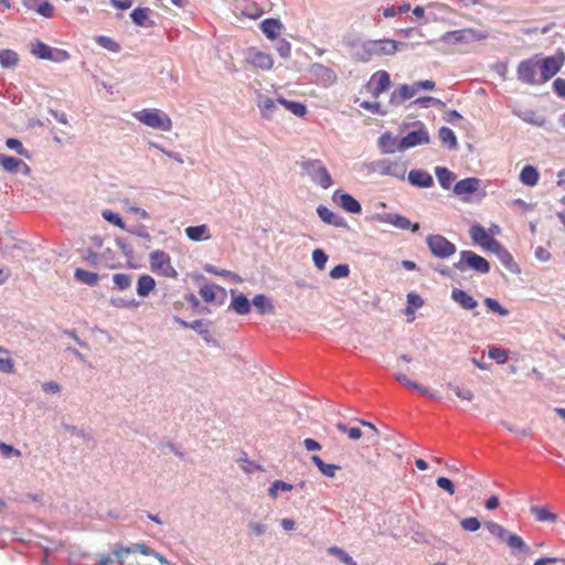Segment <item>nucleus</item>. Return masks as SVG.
I'll return each instance as SVG.
<instances>
[{"mask_svg": "<svg viewBox=\"0 0 565 565\" xmlns=\"http://www.w3.org/2000/svg\"><path fill=\"white\" fill-rule=\"evenodd\" d=\"M408 181L418 188H430L434 184L433 177L424 170H411Z\"/></svg>", "mask_w": 565, "mask_h": 565, "instance_id": "obj_19", "label": "nucleus"}, {"mask_svg": "<svg viewBox=\"0 0 565 565\" xmlns=\"http://www.w3.org/2000/svg\"><path fill=\"white\" fill-rule=\"evenodd\" d=\"M436 484L438 486V488L445 490L450 495H452L455 493V486H454L452 481L446 477L437 478Z\"/></svg>", "mask_w": 565, "mask_h": 565, "instance_id": "obj_54", "label": "nucleus"}, {"mask_svg": "<svg viewBox=\"0 0 565 565\" xmlns=\"http://www.w3.org/2000/svg\"><path fill=\"white\" fill-rule=\"evenodd\" d=\"M447 386L451 388L456 396L462 401L471 402L475 398V393L469 388L452 385L451 383H448Z\"/></svg>", "mask_w": 565, "mask_h": 565, "instance_id": "obj_41", "label": "nucleus"}, {"mask_svg": "<svg viewBox=\"0 0 565 565\" xmlns=\"http://www.w3.org/2000/svg\"><path fill=\"white\" fill-rule=\"evenodd\" d=\"M52 47L41 41H34L31 44V53L40 60H50Z\"/></svg>", "mask_w": 565, "mask_h": 565, "instance_id": "obj_36", "label": "nucleus"}, {"mask_svg": "<svg viewBox=\"0 0 565 565\" xmlns=\"http://www.w3.org/2000/svg\"><path fill=\"white\" fill-rule=\"evenodd\" d=\"M531 513L535 516L537 522H551L554 523L557 521L558 515L552 511L547 507H531Z\"/></svg>", "mask_w": 565, "mask_h": 565, "instance_id": "obj_25", "label": "nucleus"}, {"mask_svg": "<svg viewBox=\"0 0 565 565\" xmlns=\"http://www.w3.org/2000/svg\"><path fill=\"white\" fill-rule=\"evenodd\" d=\"M539 178L540 174L533 166H525L520 173V181L527 186H534Z\"/></svg>", "mask_w": 565, "mask_h": 565, "instance_id": "obj_30", "label": "nucleus"}, {"mask_svg": "<svg viewBox=\"0 0 565 565\" xmlns=\"http://www.w3.org/2000/svg\"><path fill=\"white\" fill-rule=\"evenodd\" d=\"M426 243L431 254L438 258H447L456 253V246L443 235H428Z\"/></svg>", "mask_w": 565, "mask_h": 565, "instance_id": "obj_8", "label": "nucleus"}, {"mask_svg": "<svg viewBox=\"0 0 565 565\" xmlns=\"http://www.w3.org/2000/svg\"><path fill=\"white\" fill-rule=\"evenodd\" d=\"M429 141V136L425 129H418L408 132L399 142L401 149H408Z\"/></svg>", "mask_w": 565, "mask_h": 565, "instance_id": "obj_13", "label": "nucleus"}, {"mask_svg": "<svg viewBox=\"0 0 565 565\" xmlns=\"http://www.w3.org/2000/svg\"><path fill=\"white\" fill-rule=\"evenodd\" d=\"M435 174L438 179L439 184L444 189H449L452 182L455 181V174L445 167H437L435 169Z\"/></svg>", "mask_w": 565, "mask_h": 565, "instance_id": "obj_34", "label": "nucleus"}, {"mask_svg": "<svg viewBox=\"0 0 565 565\" xmlns=\"http://www.w3.org/2000/svg\"><path fill=\"white\" fill-rule=\"evenodd\" d=\"M312 462L319 469V471L329 478H333L335 476V471L340 470L341 467L333 463H326L319 456L313 455L311 457Z\"/></svg>", "mask_w": 565, "mask_h": 565, "instance_id": "obj_28", "label": "nucleus"}, {"mask_svg": "<svg viewBox=\"0 0 565 565\" xmlns=\"http://www.w3.org/2000/svg\"><path fill=\"white\" fill-rule=\"evenodd\" d=\"M102 215L107 222L111 223L113 225L121 230L126 228L125 222L118 213H115L110 210H105L103 211Z\"/></svg>", "mask_w": 565, "mask_h": 565, "instance_id": "obj_43", "label": "nucleus"}, {"mask_svg": "<svg viewBox=\"0 0 565 565\" xmlns=\"http://www.w3.org/2000/svg\"><path fill=\"white\" fill-rule=\"evenodd\" d=\"M150 9L149 8H136L130 13V18L135 24L139 26H149L151 25L149 21Z\"/></svg>", "mask_w": 565, "mask_h": 565, "instance_id": "obj_33", "label": "nucleus"}, {"mask_svg": "<svg viewBox=\"0 0 565 565\" xmlns=\"http://www.w3.org/2000/svg\"><path fill=\"white\" fill-rule=\"evenodd\" d=\"M451 298L459 303L463 309H473L477 307V301L466 291L455 288L451 291Z\"/></svg>", "mask_w": 565, "mask_h": 565, "instance_id": "obj_23", "label": "nucleus"}, {"mask_svg": "<svg viewBox=\"0 0 565 565\" xmlns=\"http://www.w3.org/2000/svg\"><path fill=\"white\" fill-rule=\"evenodd\" d=\"M317 213L320 216V218L327 224H331L337 227H342L345 225V222L341 216L333 213L331 210H329L328 207H326L323 205H320L317 209Z\"/></svg>", "mask_w": 565, "mask_h": 565, "instance_id": "obj_22", "label": "nucleus"}, {"mask_svg": "<svg viewBox=\"0 0 565 565\" xmlns=\"http://www.w3.org/2000/svg\"><path fill=\"white\" fill-rule=\"evenodd\" d=\"M292 489V484L287 483L285 481L276 480L271 483L268 492L270 497L276 498L278 495V491H291Z\"/></svg>", "mask_w": 565, "mask_h": 565, "instance_id": "obj_45", "label": "nucleus"}, {"mask_svg": "<svg viewBox=\"0 0 565 565\" xmlns=\"http://www.w3.org/2000/svg\"><path fill=\"white\" fill-rule=\"evenodd\" d=\"M246 61L250 65L262 70H270L274 65V61L270 54L256 49L248 50Z\"/></svg>", "mask_w": 565, "mask_h": 565, "instance_id": "obj_11", "label": "nucleus"}, {"mask_svg": "<svg viewBox=\"0 0 565 565\" xmlns=\"http://www.w3.org/2000/svg\"><path fill=\"white\" fill-rule=\"evenodd\" d=\"M416 93H417V87H415V84H413V85L404 84L398 88V94L402 99H409L413 96H415Z\"/></svg>", "mask_w": 565, "mask_h": 565, "instance_id": "obj_56", "label": "nucleus"}, {"mask_svg": "<svg viewBox=\"0 0 565 565\" xmlns=\"http://www.w3.org/2000/svg\"><path fill=\"white\" fill-rule=\"evenodd\" d=\"M360 107L363 108V109L370 110V111H372L374 114H379L381 105H380L379 102H362L360 104Z\"/></svg>", "mask_w": 565, "mask_h": 565, "instance_id": "obj_62", "label": "nucleus"}, {"mask_svg": "<svg viewBox=\"0 0 565 565\" xmlns=\"http://www.w3.org/2000/svg\"><path fill=\"white\" fill-rule=\"evenodd\" d=\"M484 305L489 308V310H491L492 312H495L500 316H508L509 315V310L503 308L495 299L493 298H486L484 299Z\"/></svg>", "mask_w": 565, "mask_h": 565, "instance_id": "obj_50", "label": "nucleus"}, {"mask_svg": "<svg viewBox=\"0 0 565 565\" xmlns=\"http://www.w3.org/2000/svg\"><path fill=\"white\" fill-rule=\"evenodd\" d=\"M6 146L10 149L15 150L18 153H23V146L20 140L15 138H8Z\"/></svg>", "mask_w": 565, "mask_h": 565, "instance_id": "obj_61", "label": "nucleus"}, {"mask_svg": "<svg viewBox=\"0 0 565 565\" xmlns=\"http://www.w3.org/2000/svg\"><path fill=\"white\" fill-rule=\"evenodd\" d=\"M334 200L343 210L349 213L358 214L362 211L361 204L351 194L335 192Z\"/></svg>", "mask_w": 565, "mask_h": 565, "instance_id": "obj_16", "label": "nucleus"}, {"mask_svg": "<svg viewBox=\"0 0 565 565\" xmlns=\"http://www.w3.org/2000/svg\"><path fill=\"white\" fill-rule=\"evenodd\" d=\"M466 32H469V33H473V30H457V31H450V32H447L444 36H443V40L447 41V42H462L466 40V36H465V33Z\"/></svg>", "mask_w": 565, "mask_h": 565, "instance_id": "obj_47", "label": "nucleus"}, {"mask_svg": "<svg viewBox=\"0 0 565 565\" xmlns=\"http://www.w3.org/2000/svg\"><path fill=\"white\" fill-rule=\"evenodd\" d=\"M350 274V268L345 264L337 265L330 271V277L333 279H340L348 277Z\"/></svg>", "mask_w": 565, "mask_h": 565, "instance_id": "obj_52", "label": "nucleus"}, {"mask_svg": "<svg viewBox=\"0 0 565 565\" xmlns=\"http://www.w3.org/2000/svg\"><path fill=\"white\" fill-rule=\"evenodd\" d=\"M74 276L78 281L86 284L88 286L97 285L98 280H99V277L96 273L88 271V270H85L82 268H77L75 270Z\"/></svg>", "mask_w": 565, "mask_h": 565, "instance_id": "obj_37", "label": "nucleus"}, {"mask_svg": "<svg viewBox=\"0 0 565 565\" xmlns=\"http://www.w3.org/2000/svg\"><path fill=\"white\" fill-rule=\"evenodd\" d=\"M131 552H139L143 555H153L156 556L161 563H164V558L159 555L158 553H156L152 548L148 547L147 545L145 544H140V543H137V544H134L132 546L130 547H121L119 550H117L115 552V554L117 555L118 558L122 559L125 555L131 553Z\"/></svg>", "mask_w": 565, "mask_h": 565, "instance_id": "obj_18", "label": "nucleus"}, {"mask_svg": "<svg viewBox=\"0 0 565 565\" xmlns=\"http://www.w3.org/2000/svg\"><path fill=\"white\" fill-rule=\"evenodd\" d=\"M301 167L311 180L321 188L329 189L332 185V178L320 160L302 161Z\"/></svg>", "mask_w": 565, "mask_h": 565, "instance_id": "obj_4", "label": "nucleus"}, {"mask_svg": "<svg viewBox=\"0 0 565 565\" xmlns=\"http://www.w3.org/2000/svg\"><path fill=\"white\" fill-rule=\"evenodd\" d=\"M110 3L120 10H127L132 6V0H110Z\"/></svg>", "mask_w": 565, "mask_h": 565, "instance_id": "obj_64", "label": "nucleus"}, {"mask_svg": "<svg viewBox=\"0 0 565 565\" xmlns=\"http://www.w3.org/2000/svg\"><path fill=\"white\" fill-rule=\"evenodd\" d=\"M460 525L463 530H466L468 532H476L480 529L481 523L477 518L470 516V518L462 519L460 521Z\"/></svg>", "mask_w": 565, "mask_h": 565, "instance_id": "obj_51", "label": "nucleus"}, {"mask_svg": "<svg viewBox=\"0 0 565 565\" xmlns=\"http://www.w3.org/2000/svg\"><path fill=\"white\" fill-rule=\"evenodd\" d=\"M253 305L260 315L273 313L275 310L271 301L263 294L256 295L253 298Z\"/></svg>", "mask_w": 565, "mask_h": 565, "instance_id": "obj_32", "label": "nucleus"}, {"mask_svg": "<svg viewBox=\"0 0 565 565\" xmlns=\"http://www.w3.org/2000/svg\"><path fill=\"white\" fill-rule=\"evenodd\" d=\"M504 542L507 543V545L511 550L520 551V552H523L525 554L530 553L529 546L526 545L524 540L520 535H518V534L509 532V534L505 537Z\"/></svg>", "mask_w": 565, "mask_h": 565, "instance_id": "obj_31", "label": "nucleus"}, {"mask_svg": "<svg viewBox=\"0 0 565 565\" xmlns=\"http://www.w3.org/2000/svg\"><path fill=\"white\" fill-rule=\"evenodd\" d=\"M337 429L348 435L352 440H358L362 437V431L359 427L348 428L343 423L337 424Z\"/></svg>", "mask_w": 565, "mask_h": 565, "instance_id": "obj_46", "label": "nucleus"}, {"mask_svg": "<svg viewBox=\"0 0 565 565\" xmlns=\"http://www.w3.org/2000/svg\"><path fill=\"white\" fill-rule=\"evenodd\" d=\"M0 164L8 172L14 173L18 171H22L24 174L30 173V167L22 161L21 159L10 157L7 154H0Z\"/></svg>", "mask_w": 565, "mask_h": 565, "instance_id": "obj_14", "label": "nucleus"}, {"mask_svg": "<svg viewBox=\"0 0 565 565\" xmlns=\"http://www.w3.org/2000/svg\"><path fill=\"white\" fill-rule=\"evenodd\" d=\"M312 260L315 263V266L319 270H323L326 268V264L328 262V256L322 249H315L312 252Z\"/></svg>", "mask_w": 565, "mask_h": 565, "instance_id": "obj_48", "label": "nucleus"}, {"mask_svg": "<svg viewBox=\"0 0 565 565\" xmlns=\"http://www.w3.org/2000/svg\"><path fill=\"white\" fill-rule=\"evenodd\" d=\"M185 234L189 239L193 242L207 241L211 238L210 228L206 224L189 226L185 228Z\"/></svg>", "mask_w": 565, "mask_h": 565, "instance_id": "obj_21", "label": "nucleus"}, {"mask_svg": "<svg viewBox=\"0 0 565 565\" xmlns=\"http://www.w3.org/2000/svg\"><path fill=\"white\" fill-rule=\"evenodd\" d=\"M553 88L558 97L565 98V78H556L553 83Z\"/></svg>", "mask_w": 565, "mask_h": 565, "instance_id": "obj_60", "label": "nucleus"}, {"mask_svg": "<svg viewBox=\"0 0 565 565\" xmlns=\"http://www.w3.org/2000/svg\"><path fill=\"white\" fill-rule=\"evenodd\" d=\"M401 45H403V43L391 39L365 41L356 46L353 53V60L365 63L374 56L393 55Z\"/></svg>", "mask_w": 565, "mask_h": 565, "instance_id": "obj_2", "label": "nucleus"}, {"mask_svg": "<svg viewBox=\"0 0 565 565\" xmlns=\"http://www.w3.org/2000/svg\"><path fill=\"white\" fill-rule=\"evenodd\" d=\"M199 294L206 303H222L226 297V290L215 284H204Z\"/></svg>", "mask_w": 565, "mask_h": 565, "instance_id": "obj_10", "label": "nucleus"}, {"mask_svg": "<svg viewBox=\"0 0 565 565\" xmlns=\"http://www.w3.org/2000/svg\"><path fill=\"white\" fill-rule=\"evenodd\" d=\"M113 280H114L115 286L119 290H125V289L129 288L131 285V278L127 274H121V273L115 274L113 277Z\"/></svg>", "mask_w": 565, "mask_h": 565, "instance_id": "obj_49", "label": "nucleus"}, {"mask_svg": "<svg viewBox=\"0 0 565 565\" xmlns=\"http://www.w3.org/2000/svg\"><path fill=\"white\" fill-rule=\"evenodd\" d=\"M396 139L390 134H384L379 140L381 149L386 153L394 152L396 149Z\"/></svg>", "mask_w": 565, "mask_h": 565, "instance_id": "obj_40", "label": "nucleus"}, {"mask_svg": "<svg viewBox=\"0 0 565 565\" xmlns=\"http://www.w3.org/2000/svg\"><path fill=\"white\" fill-rule=\"evenodd\" d=\"M52 57L49 61H53L56 63L65 62L70 58V53L62 49H53L51 51Z\"/></svg>", "mask_w": 565, "mask_h": 565, "instance_id": "obj_55", "label": "nucleus"}, {"mask_svg": "<svg viewBox=\"0 0 565 565\" xmlns=\"http://www.w3.org/2000/svg\"><path fill=\"white\" fill-rule=\"evenodd\" d=\"M564 63L565 52L561 49L550 56H545L542 53L534 54L519 63L516 75L523 84L531 86L543 85L561 71Z\"/></svg>", "mask_w": 565, "mask_h": 565, "instance_id": "obj_1", "label": "nucleus"}, {"mask_svg": "<svg viewBox=\"0 0 565 565\" xmlns=\"http://www.w3.org/2000/svg\"><path fill=\"white\" fill-rule=\"evenodd\" d=\"M383 174L403 180L406 174V164L402 161L382 160L379 163Z\"/></svg>", "mask_w": 565, "mask_h": 565, "instance_id": "obj_12", "label": "nucleus"}, {"mask_svg": "<svg viewBox=\"0 0 565 565\" xmlns=\"http://www.w3.org/2000/svg\"><path fill=\"white\" fill-rule=\"evenodd\" d=\"M484 526L488 529V531L497 536L499 540L503 541L508 536L509 532L499 523L493 521H488L484 523Z\"/></svg>", "mask_w": 565, "mask_h": 565, "instance_id": "obj_39", "label": "nucleus"}, {"mask_svg": "<svg viewBox=\"0 0 565 565\" xmlns=\"http://www.w3.org/2000/svg\"><path fill=\"white\" fill-rule=\"evenodd\" d=\"M20 62L19 54L10 49L0 51V65L3 68L15 67Z\"/></svg>", "mask_w": 565, "mask_h": 565, "instance_id": "obj_29", "label": "nucleus"}, {"mask_svg": "<svg viewBox=\"0 0 565 565\" xmlns=\"http://www.w3.org/2000/svg\"><path fill=\"white\" fill-rule=\"evenodd\" d=\"M454 267L460 271L471 268L480 274H487L490 270L489 262L471 250H462L459 260L454 264Z\"/></svg>", "mask_w": 565, "mask_h": 565, "instance_id": "obj_6", "label": "nucleus"}, {"mask_svg": "<svg viewBox=\"0 0 565 565\" xmlns=\"http://www.w3.org/2000/svg\"><path fill=\"white\" fill-rule=\"evenodd\" d=\"M230 308L238 315H247L250 311V302L246 296L239 294L233 297Z\"/></svg>", "mask_w": 565, "mask_h": 565, "instance_id": "obj_26", "label": "nucleus"}, {"mask_svg": "<svg viewBox=\"0 0 565 565\" xmlns=\"http://www.w3.org/2000/svg\"><path fill=\"white\" fill-rule=\"evenodd\" d=\"M262 116L264 118L270 119L274 111L277 108L276 102L269 97H266L263 103L259 105Z\"/></svg>", "mask_w": 565, "mask_h": 565, "instance_id": "obj_42", "label": "nucleus"}, {"mask_svg": "<svg viewBox=\"0 0 565 565\" xmlns=\"http://www.w3.org/2000/svg\"><path fill=\"white\" fill-rule=\"evenodd\" d=\"M382 221L401 230H411L412 232H417L419 230V225L417 223H412L407 217L399 214H387L382 218Z\"/></svg>", "mask_w": 565, "mask_h": 565, "instance_id": "obj_17", "label": "nucleus"}, {"mask_svg": "<svg viewBox=\"0 0 565 565\" xmlns=\"http://www.w3.org/2000/svg\"><path fill=\"white\" fill-rule=\"evenodd\" d=\"M0 372L12 374L14 373V363L10 355L0 358Z\"/></svg>", "mask_w": 565, "mask_h": 565, "instance_id": "obj_53", "label": "nucleus"}, {"mask_svg": "<svg viewBox=\"0 0 565 565\" xmlns=\"http://www.w3.org/2000/svg\"><path fill=\"white\" fill-rule=\"evenodd\" d=\"M26 7L31 10L36 11L40 15L44 18H52L54 14V7L51 2L45 0H28L25 2Z\"/></svg>", "mask_w": 565, "mask_h": 565, "instance_id": "obj_20", "label": "nucleus"}, {"mask_svg": "<svg viewBox=\"0 0 565 565\" xmlns=\"http://www.w3.org/2000/svg\"><path fill=\"white\" fill-rule=\"evenodd\" d=\"M156 287V281L150 275H141L137 282V294L147 297Z\"/></svg>", "mask_w": 565, "mask_h": 565, "instance_id": "obj_27", "label": "nucleus"}, {"mask_svg": "<svg viewBox=\"0 0 565 565\" xmlns=\"http://www.w3.org/2000/svg\"><path fill=\"white\" fill-rule=\"evenodd\" d=\"M480 183L478 178H466L455 184L454 193L459 196L473 194L479 190Z\"/></svg>", "mask_w": 565, "mask_h": 565, "instance_id": "obj_15", "label": "nucleus"}, {"mask_svg": "<svg viewBox=\"0 0 565 565\" xmlns=\"http://www.w3.org/2000/svg\"><path fill=\"white\" fill-rule=\"evenodd\" d=\"M361 424L365 427L369 428V430H371L372 435L369 437L372 441L373 445H376L379 444V436H380V431L379 429L370 422H366V420H361Z\"/></svg>", "mask_w": 565, "mask_h": 565, "instance_id": "obj_59", "label": "nucleus"}, {"mask_svg": "<svg viewBox=\"0 0 565 565\" xmlns=\"http://www.w3.org/2000/svg\"><path fill=\"white\" fill-rule=\"evenodd\" d=\"M0 452L3 457H21V451L19 449H15L13 446L8 445L3 441H0Z\"/></svg>", "mask_w": 565, "mask_h": 565, "instance_id": "obj_57", "label": "nucleus"}, {"mask_svg": "<svg viewBox=\"0 0 565 565\" xmlns=\"http://www.w3.org/2000/svg\"><path fill=\"white\" fill-rule=\"evenodd\" d=\"M152 271L171 279H177L178 271L172 266L171 257L163 250H154L149 255Z\"/></svg>", "mask_w": 565, "mask_h": 565, "instance_id": "obj_5", "label": "nucleus"}, {"mask_svg": "<svg viewBox=\"0 0 565 565\" xmlns=\"http://www.w3.org/2000/svg\"><path fill=\"white\" fill-rule=\"evenodd\" d=\"M134 117L141 124L162 131H170L172 129V120L170 117L160 109L147 108L134 113Z\"/></svg>", "mask_w": 565, "mask_h": 565, "instance_id": "obj_3", "label": "nucleus"}, {"mask_svg": "<svg viewBox=\"0 0 565 565\" xmlns=\"http://www.w3.org/2000/svg\"><path fill=\"white\" fill-rule=\"evenodd\" d=\"M281 28V23L275 19H266L260 24L263 33L270 40H275L279 35Z\"/></svg>", "mask_w": 565, "mask_h": 565, "instance_id": "obj_24", "label": "nucleus"}, {"mask_svg": "<svg viewBox=\"0 0 565 565\" xmlns=\"http://www.w3.org/2000/svg\"><path fill=\"white\" fill-rule=\"evenodd\" d=\"M438 137L441 142L448 145L449 148L455 149L457 147V138L450 128L441 127L438 131Z\"/></svg>", "mask_w": 565, "mask_h": 565, "instance_id": "obj_38", "label": "nucleus"}, {"mask_svg": "<svg viewBox=\"0 0 565 565\" xmlns=\"http://www.w3.org/2000/svg\"><path fill=\"white\" fill-rule=\"evenodd\" d=\"M423 305H424V300L422 299V297L419 295L414 294V292H409L407 295V306L418 309V308L423 307Z\"/></svg>", "mask_w": 565, "mask_h": 565, "instance_id": "obj_58", "label": "nucleus"}, {"mask_svg": "<svg viewBox=\"0 0 565 565\" xmlns=\"http://www.w3.org/2000/svg\"><path fill=\"white\" fill-rule=\"evenodd\" d=\"M277 103L298 117H303L307 114V107L302 103L291 102L285 98H278Z\"/></svg>", "mask_w": 565, "mask_h": 565, "instance_id": "obj_35", "label": "nucleus"}, {"mask_svg": "<svg viewBox=\"0 0 565 565\" xmlns=\"http://www.w3.org/2000/svg\"><path fill=\"white\" fill-rule=\"evenodd\" d=\"M391 86V78L386 71H377L375 72L367 85V92L374 97L377 98L381 94L386 92Z\"/></svg>", "mask_w": 565, "mask_h": 565, "instance_id": "obj_9", "label": "nucleus"}, {"mask_svg": "<svg viewBox=\"0 0 565 565\" xmlns=\"http://www.w3.org/2000/svg\"><path fill=\"white\" fill-rule=\"evenodd\" d=\"M488 355L499 364H504L509 358L508 351L501 348H490Z\"/></svg>", "mask_w": 565, "mask_h": 565, "instance_id": "obj_44", "label": "nucleus"}, {"mask_svg": "<svg viewBox=\"0 0 565 565\" xmlns=\"http://www.w3.org/2000/svg\"><path fill=\"white\" fill-rule=\"evenodd\" d=\"M535 256L541 262H547L551 258L550 252L542 246L536 247Z\"/></svg>", "mask_w": 565, "mask_h": 565, "instance_id": "obj_63", "label": "nucleus"}, {"mask_svg": "<svg viewBox=\"0 0 565 565\" xmlns=\"http://www.w3.org/2000/svg\"><path fill=\"white\" fill-rule=\"evenodd\" d=\"M469 234L475 244L481 246L486 250L499 254L503 250L501 244L492 237L480 224H473Z\"/></svg>", "mask_w": 565, "mask_h": 565, "instance_id": "obj_7", "label": "nucleus"}]
</instances>
